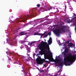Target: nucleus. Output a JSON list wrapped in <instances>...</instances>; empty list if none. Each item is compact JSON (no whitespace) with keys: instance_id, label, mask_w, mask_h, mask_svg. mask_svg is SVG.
<instances>
[{"instance_id":"f257e3e1","label":"nucleus","mask_w":76,"mask_h":76,"mask_svg":"<svg viewBox=\"0 0 76 76\" xmlns=\"http://www.w3.org/2000/svg\"><path fill=\"white\" fill-rule=\"evenodd\" d=\"M68 52V49L66 48L65 49V52L64 53V62L65 64H66V62H72L73 60H75L76 58V54L72 55V54L70 53L67 56V53ZM66 56H67L66 57Z\"/></svg>"},{"instance_id":"f03ea898","label":"nucleus","mask_w":76,"mask_h":76,"mask_svg":"<svg viewBox=\"0 0 76 76\" xmlns=\"http://www.w3.org/2000/svg\"><path fill=\"white\" fill-rule=\"evenodd\" d=\"M47 43L45 42H42L39 47V50H41L39 52L40 54L42 55L43 54H47V48L45 46H43L44 44H47Z\"/></svg>"},{"instance_id":"7ed1b4c3","label":"nucleus","mask_w":76,"mask_h":76,"mask_svg":"<svg viewBox=\"0 0 76 76\" xmlns=\"http://www.w3.org/2000/svg\"><path fill=\"white\" fill-rule=\"evenodd\" d=\"M66 29V26H62V28H60L57 29L55 31V34L57 36H60V33H62V32H65Z\"/></svg>"},{"instance_id":"20e7f679","label":"nucleus","mask_w":76,"mask_h":76,"mask_svg":"<svg viewBox=\"0 0 76 76\" xmlns=\"http://www.w3.org/2000/svg\"><path fill=\"white\" fill-rule=\"evenodd\" d=\"M53 60H52L51 59H49V60L50 61H54V62H56V63H60L61 64H64L66 66V65H67V63H73V60H72V62H66V64H64V62H63L62 61L61 62V61H62V59H57V57L56 58V60H54V58H52Z\"/></svg>"},{"instance_id":"39448f33","label":"nucleus","mask_w":76,"mask_h":76,"mask_svg":"<svg viewBox=\"0 0 76 76\" xmlns=\"http://www.w3.org/2000/svg\"><path fill=\"white\" fill-rule=\"evenodd\" d=\"M29 17L28 15H25L24 16H22L21 18H18V20L19 22H25L26 20V18Z\"/></svg>"},{"instance_id":"423d86ee","label":"nucleus","mask_w":76,"mask_h":76,"mask_svg":"<svg viewBox=\"0 0 76 76\" xmlns=\"http://www.w3.org/2000/svg\"><path fill=\"white\" fill-rule=\"evenodd\" d=\"M43 46H44L46 47V48H47V49H48V51H49L48 52H47L48 54H49L47 55V56H51L52 55V53H51L50 52V48H49V45H47V43L46 44H44V45H43ZM47 50L46 51H47Z\"/></svg>"},{"instance_id":"0eeeda50","label":"nucleus","mask_w":76,"mask_h":76,"mask_svg":"<svg viewBox=\"0 0 76 76\" xmlns=\"http://www.w3.org/2000/svg\"><path fill=\"white\" fill-rule=\"evenodd\" d=\"M48 58V59L49 61H45V59H42L41 61H42L41 62V63H40V64H42L44 63H50V61H50L49 60V59H51L52 60H53V59L52 58Z\"/></svg>"},{"instance_id":"6e6552de","label":"nucleus","mask_w":76,"mask_h":76,"mask_svg":"<svg viewBox=\"0 0 76 76\" xmlns=\"http://www.w3.org/2000/svg\"><path fill=\"white\" fill-rule=\"evenodd\" d=\"M40 58H41V56H38L37 58V59H36V61L37 63V64H41V62H42V61H40Z\"/></svg>"},{"instance_id":"1a4fd4ad","label":"nucleus","mask_w":76,"mask_h":76,"mask_svg":"<svg viewBox=\"0 0 76 76\" xmlns=\"http://www.w3.org/2000/svg\"><path fill=\"white\" fill-rule=\"evenodd\" d=\"M42 20H36L34 22H35V23L34 24V26H35L37 25V24L40 23H41V22H42Z\"/></svg>"},{"instance_id":"9d476101","label":"nucleus","mask_w":76,"mask_h":76,"mask_svg":"<svg viewBox=\"0 0 76 76\" xmlns=\"http://www.w3.org/2000/svg\"><path fill=\"white\" fill-rule=\"evenodd\" d=\"M27 34V33L23 31L20 32L19 34L20 36H22V35H26Z\"/></svg>"},{"instance_id":"9b49d317","label":"nucleus","mask_w":76,"mask_h":76,"mask_svg":"<svg viewBox=\"0 0 76 76\" xmlns=\"http://www.w3.org/2000/svg\"><path fill=\"white\" fill-rule=\"evenodd\" d=\"M27 56H28V53H29L31 52V48H27Z\"/></svg>"},{"instance_id":"f8f14e48","label":"nucleus","mask_w":76,"mask_h":76,"mask_svg":"<svg viewBox=\"0 0 76 76\" xmlns=\"http://www.w3.org/2000/svg\"><path fill=\"white\" fill-rule=\"evenodd\" d=\"M73 43L71 42L69 43H68V47H73Z\"/></svg>"},{"instance_id":"ddd939ff","label":"nucleus","mask_w":76,"mask_h":76,"mask_svg":"<svg viewBox=\"0 0 76 76\" xmlns=\"http://www.w3.org/2000/svg\"><path fill=\"white\" fill-rule=\"evenodd\" d=\"M19 31H18L16 30H15V31H14V34H16V35H18L19 34H18V33Z\"/></svg>"},{"instance_id":"4468645a","label":"nucleus","mask_w":76,"mask_h":76,"mask_svg":"<svg viewBox=\"0 0 76 76\" xmlns=\"http://www.w3.org/2000/svg\"><path fill=\"white\" fill-rule=\"evenodd\" d=\"M25 42H26L25 41H23V40H21L20 42V43L21 44H23V45L25 44L24 43H25Z\"/></svg>"},{"instance_id":"2eb2a0df","label":"nucleus","mask_w":76,"mask_h":76,"mask_svg":"<svg viewBox=\"0 0 76 76\" xmlns=\"http://www.w3.org/2000/svg\"><path fill=\"white\" fill-rule=\"evenodd\" d=\"M61 69L58 70V74L59 76V75H61Z\"/></svg>"},{"instance_id":"dca6fc26","label":"nucleus","mask_w":76,"mask_h":76,"mask_svg":"<svg viewBox=\"0 0 76 76\" xmlns=\"http://www.w3.org/2000/svg\"><path fill=\"white\" fill-rule=\"evenodd\" d=\"M55 9L54 7H50V8L48 9V10H52V9Z\"/></svg>"},{"instance_id":"f3484780","label":"nucleus","mask_w":76,"mask_h":76,"mask_svg":"<svg viewBox=\"0 0 76 76\" xmlns=\"http://www.w3.org/2000/svg\"><path fill=\"white\" fill-rule=\"evenodd\" d=\"M34 35H41V34H38V33L37 32H36V33H34Z\"/></svg>"},{"instance_id":"a211bd4d","label":"nucleus","mask_w":76,"mask_h":76,"mask_svg":"<svg viewBox=\"0 0 76 76\" xmlns=\"http://www.w3.org/2000/svg\"><path fill=\"white\" fill-rule=\"evenodd\" d=\"M45 58H44V59H47L48 58H50L48 57L46 55L45 56Z\"/></svg>"},{"instance_id":"6ab92c4d","label":"nucleus","mask_w":76,"mask_h":76,"mask_svg":"<svg viewBox=\"0 0 76 76\" xmlns=\"http://www.w3.org/2000/svg\"><path fill=\"white\" fill-rule=\"evenodd\" d=\"M48 43L49 44H52V41L49 40L48 41Z\"/></svg>"},{"instance_id":"aec40b11","label":"nucleus","mask_w":76,"mask_h":76,"mask_svg":"<svg viewBox=\"0 0 76 76\" xmlns=\"http://www.w3.org/2000/svg\"><path fill=\"white\" fill-rule=\"evenodd\" d=\"M24 46L25 47H26V49H28V48H28V46L26 45H25V44H24Z\"/></svg>"},{"instance_id":"412c9836","label":"nucleus","mask_w":76,"mask_h":76,"mask_svg":"<svg viewBox=\"0 0 76 76\" xmlns=\"http://www.w3.org/2000/svg\"><path fill=\"white\" fill-rule=\"evenodd\" d=\"M45 71L44 70H40V73H42V72H44Z\"/></svg>"},{"instance_id":"4be33fe9","label":"nucleus","mask_w":76,"mask_h":76,"mask_svg":"<svg viewBox=\"0 0 76 76\" xmlns=\"http://www.w3.org/2000/svg\"><path fill=\"white\" fill-rule=\"evenodd\" d=\"M28 76V74H27V73L25 72L24 73V76Z\"/></svg>"},{"instance_id":"5701e85b","label":"nucleus","mask_w":76,"mask_h":76,"mask_svg":"<svg viewBox=\"0 0 76 76\" xmlns=\"http://www.w3.org/2000/svg\"><path fill=\"white\" fill-rule=\"evenodd\" d=\"M34 42H32L30 44V45H32V44H34Z\"/></svg>"},{"instance_id":"b1692460","label":"nucleus","mask_w":76,"mask_h":76,"mask_svg":"<svg viewBox=\"0 0 76 76\" xmlns=\"http://www.w3.org/2000/svg\"><path fill=\"white\" fill-rule=\"evenodd\" d=\"M48 34L49 35V36H50L51 35V33H50V32H49L48 33Z\"/></svg>"},{"instance_id":"393cba45","label":"nucleus","mask_w":76,"mask_h":76,"mask_svg":"<svg viewBox=\"0 0 76 76\" xmlns=\"http://www.w3.org/2000/svg\"><path fill=\"white\" fill-rule=\"evenodd\" d=\"M37 7H40V4H38L37 5Z\"/></svg>"},{"instance_id":"a878e982","label":"nucleus","mask_w":76,"mask_h":76,"mask_svg":"<svg viewBox=\"0 0 76 76\" xmlns=\"http://www.w3.org/2000/svg\"><path fill=\"white\" fill-rule=\"evenodd\" d=\"M49 41H52V39H51V37L50 38V39H49Z\"/></svg>"},{"instance_id":"bb28decb","label":"nucleus","mask_w":76,"mask_h":76,"mask_svg":"<svg viewBox=\"0 0 76 76\" xmlns=\"http://www.w3.org/2000/svg\"><path fill=\"white\" fill-rule=\"evenodd\" d=\"M48 36V34H46L45 36L44 37H47Z\"/></svg>"},{"instance_id":"cd10ccee","label":"nucleus","mask_w":76,"mask_h":76,"mask_svg":"<svg viewBox=\"0 0 76 76\" xmlns=\"http://www.w3.org/2000/svg\"><path fill=\"white\" fill-rule=\"evenodd\" d=\"M74 16H75V19H76V15L75 14H74Z\"/></svg>"},{"instance_id":"c85d7f7f","label":"nucleus","mask_w":76,"mask_h":76,"mask_svg":"<svg viewBox=\"0 0 76 76\" xmlns=\"http://www.w3.org/2000/svg\"><path fill=\"white\" fill-rule=\"evenodd\" d=\"M59 66H62V64H60L59 65Z\"/></svg>"},{"instance_id":"c756f323","label":"nucleus","mask_w":76,"mask_h":76,"mask_svg":"<svg viewBox=\"0 0 76 76\" xmlns=\"http://www.w3.org/2000/svg\"><path fill=\"white\" fill-rule=\"evenodd\" d=\"M66 43H69V41L67 40L66 42Z\"/></svg>"},{"instance_id":"7c9ffc66","label":"nucleus","mask_w":76,"mask_h":76,"mask_svg":"<svg viewBox=\"0 0 76 76\" xmlns=\"http://www.w3.org/2000/svg\"><path fill=\"white\" fill-rule=\"evenodd\" d=\"M68 66H70V64L68 63Z\"/></svg>"},{"instance_id":"2f4dec72","label":"nucleus","mask_w":76,"mask_h":76,"mask_svg":"<svg viewBox=\"0 0 76 76\" xmlns=\"http://www.w3.org/2000/svg\"><path fill=\"white\" fill-rule=\"evenodd\" d=\"M8 58H9V60H11V59L10 58H9V57H8Z\"/></svg>"},{"instance_id":"473e14b6","label":"nucleus","mask_w":76,"mask_h":76,"mask_svg":"<svg viewBox=\"0 0 76 76\" xmlns=\"http://www.w3.org/2000/svg\"><path fill=\"white\" fill-rule=\"evenodd\" d=\"M42 36H43V35H42L41 36V37H42Z\"/></svg>"},{"instance_id":"72a5a7b5","label":"nucleus","mask_w":76,"mask_h":76,"mask_svg":"<svg viewBox=\"0 0 76 76\" xmlns=\"http://www.w3.org/2000/svg\"><path fill=\"white\" fill-rule=\"evenodd\" d=\"M57 76V75H54V76Z\"/></svg>"},{"instance_id":"f704fd0d","label":"nucleus","mask_w":76,"mask_h":76,"mask_svg":"<svg viewBox=\"0 0 76 76\" xmlns=\"http://www.w3.org/2000/svg\"><path fill=\"white\" fill-rule=\"evenodd\" d=\"M45 64H43V66H45Z\"/></svg>"},{"instance_id":"c9c22d12","label":"nucleus","mask_w":76,"mask_h":76,"mask_svg":"<svg viewBox=\"0 0 76 76\" xmlns=\"http://www.w3.org/2000/svg\"><path fill=\"white\" fill-rule=\"evenodd\" d=\"M20 48L21 49H22V48H22V47H20Z\"/></svg>"},{"instance_id":"e433bc0d","label":"nucleus","mask_w":76,"mask_h":76,"mask_svg":"<svg viewBox=\"0 0 76 76\" xmlns=\"http://www.w3.org/2000/svg\"><path fill=\"white\" fill-rule=\"evenodd\" d=\"M60 44H61V43L60 42H59Z\"/></svg>"},{"instance_id":"4c0bfd02","label":"nucleus","mask_w":76,"mask_h":76,"mask_svg":"<svg viewBox=\"0 0 76 76\" xmlns=\"http://www.w3.org/2000/svg\"><path fill=\"white\" fill-rule=\"evenodd\" d=\"M7 54V52H6Z\"/></svg>"},{"instance_id":"58836bf2","label":"nucleus","mask_w":76,"mask_h":76,"mask_svg":"<svg viewBox=\"0 0 76 76\" xmlns=\"http://www.w3.org/2000/svg\"><path fill=\"white\" fill-rule=\"evenodd\" d=\"M45 33H47V31H46Z\"/></svg>"},{"instance_id":"ea45409f","label":"nucleus","mask_w":76,"mask_h":76,"mask_svg":"<svg viewBox=\"0 0 76 76\" xmlns=\"http://www.w3.org/2000/svg\"><path fill=\"white\" fill-rule=\"evenodd\" d=\"M44 41H45V39H44Z\"/></svg>"},{"instance_id":"a19ab883","label":"nucleus","mask_w":76,"mask_h":76,"mask_svg":"<svg viewBox=\"0 0 76 76\" xmlns=\"http://www.w3.org/2000/svg\"><path fill=\"white\" fill-rule=\"evenodd\" d=\"M75 53H76V51H75Z\"/></svg>"},{"instance_id":"79ce46f5","label":"nucleus","mask_w":76,"mask_h":76,"mask_svg":"<svg viewBox=\"0 0 76 76\" xmlns=\"http://www.w3.org/2000/svg\"><path fill=\"white\" fill-rule=\"evenodd\" d=\"M29 54H28V56H29Z\"/></svg>"},{"instance_id":"37998d69","label":"nucleus","mask_w":76,"mask_h":76,"mask_svg":"<svg viewBox=\"0 0 76 76\" xmlns=\"http://www.w3.org/2000/svg\"><path fill=\"white\" fill-rule=\"evenodd\" d=\"M46 10H47V9Z\"/></svg>"},{"instance_id":"c03bdc74","label":"nucleus","mask_w":76,"mask_h":76,"mask_svg":"<svg viewBox=\"0 0 76 76\" xmlns=\"http://www.w3.org/2000/svg\"><path fill=\"white\" fill-rule=\"evenodd\" d=\"M31 23H32V22H31Z\"/></svg>"},{"instance_id":"a18cd8bd","label":"nucleus","mask_w":76,"mask_h":76,"mask_svg":"<svg viewBox=\"0 0 76 76\" xmlns=\"http://www.w3.org/2000/svg\"><path fill=\"white\" fill-rule=\"evenodd\" d=\"M74 45V46H75V45Z\"/></svg>"}]
</instances>
